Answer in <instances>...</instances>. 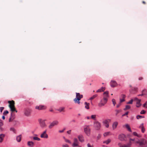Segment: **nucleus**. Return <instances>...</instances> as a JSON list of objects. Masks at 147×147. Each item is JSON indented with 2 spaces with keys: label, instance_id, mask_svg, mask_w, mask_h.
Wrapping results in <instances>:
<instances>
[{
  "label": "nucleus",
  "instance_id": "obj_51",
  "mask_svg": "<svg viewBox=\"0 0 147 147\" xmlns=\"http://www.w3.org/2000/svg\"><path fill=\"white\" fill-rule=\"evenodd\" d=\"M88 147H93L92 145H91L90 144L88 143L87 145Z\"/></svg>",
  "mask_w": 147,
  "mask_h": 147
},
{
  "label": "nucleus",
  "instance_id": "obj_14",
  "mask_svg": "<svg viewBox=\"0 0 147 147\" xmlns=\"http://www.w3.org/2000/svg\"><path fill=\"white\" fill-rule=\"evenodd\" d=\"M31 110L29 109H26L24 111V114L26 116H29Z\"/></svg>",
  "mask_w": 147,
  "mask_h": 147
},
{
  "label": "nucleus",
  "instance_id": "obj_19",
  "mask_svg": "<svg viewBox=\"0 0 147 147\" xmlns=\"http://www.w3.org/2000/svg\"><path fill=\"white\" fill-rule=\"evenodd\" d=\"M139 128L141 129L142 132L144 133L145 131V129L144 126V124L143 123L141 124L139 127Z\"/></svg>",
  "mask_w": 147,
  "mask_h": 147
},
{
  "label": "nucleus",
  "instance_id": "obj_2",
  "mask_svg": "<svg viewBox=\"0 0 147 147\" xmlns=\"http://www.w3.org/2000/svg\"><path fill=\"white\" fill-rule=\"evenodd\" d=\"M8 103L9 104V107L10 108L11 111L12 112L15 111L16 112H17V111L16 110L15 107V102L13 100L9 101Z\"/></svg>",
  "mask_w": 147,
  "mask_h": 147
},
{
  "label": "nucleus",
  "instance_id": "obj_46",
  "mask_svg": "<svg viewBox=\"0 0 147 147\" xmlns=\"http://www.w3.org/2000/svg\"><path fill=\"white\" fill-rule=\"evenodd\" d=\"M62 147H69V145L67 144H64L62 145Z\"/></svg>",
  "mask_w": 147,
  "mask_h": 147
},
{
  "label": "nucleus",
  "instance_id": "obj_5",
  "mask_svg": "<svg viewBox=\"0 0 147 147\" xmlns=\"http://www.w3.org/2000/svg\"><path fill=\"white\" fill-rule=\"evenodd\" d=\"M94 126L96 130H99L101 127V124L98 121H96L94 122Z\"/></svg>",
  "mask_w": 147,
  "mask_h": 147
},
{
  "label": "nucleus",
  "instance_id": "obj_42",
  "mask_svg": "<svg viewBox=\"0 0 147 147\" xmlns=\"http://www.w3.org/2000/svg\"><path fill=\"white\" fill-rule=\"evenodd\" d=\"M112 102H113V104L114 105V106L116 103L115 100L114 99H112Z\"/></svg>",
  "mask_w": 147,
  "mask_h": 147
},
{
  "label": "nucleus",
  "instance_id": "obj_58",
  "mask_svg": "<svg viewBox=\"0 0 147 147\" xmlns=\"http://www.w3.org/2000/svg\"><path fill=\"white\" fill-rule=\"evenodd\" d=\"M121 105V104L120 103H119V104H118L117 105V107L118 108Z\"/></svg>",
  "mask_w": 147,
  "mask_h": 147
},
{
  "label": "nucleus",
  "instance_id": "obj_7",
  "mask_svg": "<svg viewBox=\"0 0 147 147\" xmlns=\"http://www.w3.org/2000/svg\"><path fill=\"white\" fill-rule=\"evenodd\" d=\"M107 100H105L103 98L102 99L98 104V107H101L104 106L107 103Z\"/></svg>",
  "mask_w": 147,
  "mask_h": 147
},
{
  "label": "nucleus",
  "instance_id": "obj_35",
  "mask_svg": "<svg viewBox=\"0 0 147 147\" xmlns=\"http://www.w3.org/2000/svg\"><path fill=\"white\" fill-rule=\"evenodd\" d=\"M96 117V115H92L91 116V118L92 119L95 120Z\"/></svg>",
  "mask_w": 147,
  "mask_h": 147
},
{
  "label": "nucleus",
  "instance_id": "obj_63",
  "mask_svg": "<svg viewBox=\"0 0 147 147\" xmlns=\"http://www.w3.org/2000/svg\"><path fill=\"white\" fill-rule=\"evenodd\" d=\"M142 3L144 4H146V3L145 1H143L142 2Z\"/></svg>",
  "mask_w": 147,
  "mask_h": 147
},
{
  "label": "nucleus",
  "instance_id": "obj_13",
  "mask_svg": "<svg viewBox=\"0 0 147 147\" xmlns=\"http://www.w3.org/2000/svg\"><path fill=\"white\" fill-rule=\"evenodd\" d=\"M110 121L109 119H105L103 121L102 123L107 128H108L109 127V122Z\"/></svg>",
  "mask_w": 147,
  "mask_h": 147
},
{
  "label": "nucleus",
  "instance_id": "obj_3",
  "mask_svg": "<svg viewBox=\"0 0 147 147\" xmlns=\"http://www.w3.org/2000/svg\"><path fill=\"white\" fill-rule=\"evenodd\" d=\"M83 97V95H80L79 93H76V98L74 99V101L75 103L79 104L80 103V100Z\"/></svg>",
  "mask_w": 147,
  "mask_h": 147
},
{
  "label": "nucleus",
  "instance_id": "obj_54",
  "mask_svg": "<svg viewBox=\"0 0 147 147\" xmlns=\"http://www.w3.org/2000/svg\"><path fill=\"white\" fill-rule=\"evenodd\" d=\"M102 91V90H101L100 89L97 90L96 92H101Z\"/></svg>",
  "mask_w": 147,
  "mask_h": 147
},
{
  "label": "nucleus",
  "instance_id": "obj_48",
  "mask_svg": "<svg viewBox=\"0 0 147 147\" xmlns=\"http://www.w3.org/2000/svg\"><path fill=\"white\" fill-rule=\"evenodd\" d=\"M125 101V99L124 98H120V102H124Z\"/></svg>",
  "mask_w": 147,
  "mask_h": 147
},
{
  "label": "nucleus",
  "instance_id": "obj_20",
  "mask_svg": "<svg viewBox=\"0 0 147 147\" xmlns=\"http://www.w3.org/2000/svg\"><path fill=\"white\" fill-rule=\"evenodd\" d=\"M118 124V122L116 121H115L113 123L112 125V127L113 129H114L116 128Z\"/></svg>",
  "mask_w": 147,
  "mask_h": 147
},
{
  "label": "nucleus",
  "instance_id": "obj_27",
  "mask_svg": "<svg viewBox=\"0 0 147 147\" xmlns=\"http://www.w3.org/2000/svg\"><path fill=\"white\" fill-rule=\"evenodd\" d=\"M142 92H143V94L146 95V96H147V90L144 89L142 91Z\"/></svg>",
  "mask_w": 147,
  "mask_h": 147
},
{
  "label": "nucleus",
  "instance_id": "obj_15",
  "mask_svg": "<svg viewBox=\"0 0 147 147\" xmlns=\"http://www.w3.org/2000/svg\"><path fill=\"white\" fill-rule=\"evenodd\" d=\"M109 97V95L108 92L107 91L105 92L103 94V99L108 100V98Z\"/></svg>",
  "mask_w": 147,
  "mask_h": 147
},
{
  "label": "nucleus",
  "instance_id": "obj_34",
  "mask_svg": "<svg viewBox=\"0 0 147 147\" xmlns=\"http://www.w3.org/2000/svg\"><path fill=\"white\" fill-rule=\"evenodd\" d=\"M33 139L34 140L37 141H40V139L37 137H33Z\"/></svg>",
  "mask_w": 147,
  "mask_h": 147
},
{
  "label": "nucleus",
  "instance_id": "obj_43",
  "mask_svg": "<svg viewBox=\"0 0 147 147\" xmlns=\"http://www.w3.org/2000/svg\"><path fill=\"white\" fill-rule=\"evenodd\" d=\"M65 140L66 142L68 143L69 144H71V143L70 141L68 140L67 139H65Z\"/></svg>",
  "mask_w": 147,
  "mask_h": 147
},
{
  "label": "nucleus",
  "instance_id": "obj_31",
  "mask_svg": "<svg viewBox=\"0 0 147 147\" xmlns=\"http://www.w3.org/2000/svg\"><path fill=\"white\" fill-rule=\"evenodd\" d=\"M97 94H95L92 97H91L90 99V100H92L95 98L96 97H97Z\"/></svg>",
  "mask_w": 147,
  "mask_h": 147
},
{
  "label": "nucleus",
  "instance_id": "obj_12",
  "mask_svg": "<svg viewBox=\"0 0 147 147\" xmlns=\"http://www.w3.org/2000/svg\"><path fill=\"white\" fill-rule=\"evenodd\" d=\"M134 100L136 102V107H139L141 105V104L140 103L141 99H139L137 98H134Z\"/></svg>",
  "mask_w": 147,
  "mask_h": 147
},
{
  "label": "nucleus",
  "instance_id": "obj_37",
  "mask_svg": "<svg viewBox=\"0 0 147 147\" xmlns=\"http://www.w3.org/2000/svg\"><path fill=\"white\" fill-rule=\"evenodd\" d=\"M109 134H110L109 132H106L104 134V136H107V135H109Z\"/></svg>",
  "mask_w": 147,
  "mask_h": 147
},
{
  "label": "nucleus",
  "instance_id": "obj_38",
  "mask_svg": "<svg viewBox=\"0 0 147 147\" xmlns=\"http://www.w3.org/2000/svg\"><path fill=\"white\" fill-rule=\"evenodd\" d=\"M134 100L132 99H131L130 101L128 102L127 103V104H132Z\"/></svg>",
  "mask_w": 147,
  "mask_h": 147
},
{
  "label": "nucleus",
  "instance_id": "obj_23",
  "mask_svg": "<svg viewBox=\"0 0 147 147\" xmlns=\"http://www.w3.org/2000/svg\"><path fill=\"white\" fill-rule=\"evenodd\" d=\"M124 125H123L124 127ZM125 127L130 132L131 131V130L130 128V127L129 126V125L128 124H126L125 125Z\"/></svg>",
  "mask_w": 147,
  "mask_h": 147
},
{
  "label": "nucleus",
  "instance_id": "obj_59",
  "mask_svg": "<svg viewBox=\"0 0 147 147\" xmlns=\"http://www.w3.org/2000/svg\"><path fill=\"white\" fill-rule=\"evenodd\" d=\"M143 79V78L142 77H140L139 78V80H142Z\"/></svg>",
  "mask_w": 147,
  "mask_h": 147
},
{
  "label": "nucleus",
  "instance_id": "obj_9",
  "mask_svg": "<svg viewBox=\"0 0 147 147\" xmlns=\"http://www.w3.org/2000/svg\"><path fill=\"white\" fill-rule=\"evenodd\" d=\"M35 108L37 110H41L46 109V107L45 106L40 105L38 106H36L35 107Z\"/></svg>",
  "mask_w": 147,
  "mask_h": 147
},
{
  "label": "nucleus",
  "instance_id": "obj_55",
  "mask_svg": "<svg viewBox=\"0 0 147 147\" xmlns=\"http://www.w3.org/2000/svg\"><path fill=\"white\" fill-rule=\"evenodd\" d=\"M71 132V130H69L68 131H67V133L68 134H70Z\"/></svg>",
  "mask_w": 147,
  "mask_h": 147
},
{
  "label": "nucleus",
  "instance_id": "obj_39",
  "mask_svg": "<svg viewBox=\"0 0 147 147\" xmlns=\"http://www.w3.org/2000/svg\"><path fill=\"white\" fill-rule=\"evenodd\" d=\"M115 111L116 112V114L115 115L116 116H117V115L121 111L120 110H115Z\"/></svg>",
  "mask_w": 147,
  "mask_h": 147
},
{
  "label": "nucleus",
  "instance_id": "obj_49",
  "mask_svg": "<svg viewBox=\"0 0 147 147\" xmlns=\"http://www.w3.org/2000/svg\"><path fill=\"white\" fill-rule=\"evenodd\" d=\"M121 97L122 98H124V99L125 97V96L124 94H122L121 96Z\"/></svg>",
  "mask_w": 147,
  "mask_h": 147
},
{
  "label": "nucleus",
  "instance_id": "obj_28",
  "mask_svg": "<svg viewBox=\"0 0 147 147\" xmlns=\"http://www.w3.org/2000/svg\"><path fill=\"white\" fill-rule=\"evenodd\" d=\"M131 108V107L130 106L128 105H127L125 106V107L124 109V110L125 111H126L128 109H130Z\"/></svg>",
  "mask_w": 147,
  "mask_h": 147
},
{
  "label": "nucleus",
  "instance_id": "obj_4",
  "mask_svg": "<svg viewBox=\"0 0 147 147\" xmlns=\"http://www.w3.org/2000/svg\"><path fill=\"white\" fill-rule=\"evenodd\" d=\"M84 132L86 134L89 136L90 134L91 129L89 125H85L84 127Z\"/></svg>",
  "mask_w": 147,
  "mask_h": 147
},
{
  "label": "nucleus",
  "instance_id": "obj_47",
  "mask_svg": "<svg viewBox=\"0 0 147 147\" xmlns=\"http://www.w3.org/2000/svg\"><path fill=\"white\" fill-rule=\"evenodd\" d=\"M4 107H0V110L1 113L2 112V111L4 109Z\"/></svg>",
  "mask_w": 147,
  "mask_h": 147
},
{
  "label": "nucleus",
  "instance_id": "obj_10",
  "mask_svg": "<svg viewBox=\"0 0 147 147\" xmlns=\"http://www.w3.org/2000/svg\"><path fill=\"white\" fill-rule=\"evenodd\" d=\"M79 142L76 138H74V142L72 144V146L73 147L80 146L79 145Z\"/></svg>",
  "mask_w": 147,
  "mask_h": 147
},
{
  "label": "nucleus",
  "instance_id": "obj_40",
  "mask_svg": "<svg viewBox=\"0 0 147 147\" xmlns=\"http://www.w3.org/2000/svg\"><path fill=\"white\" fill-rule=\"evenodd\" d=\"M133 134L134 135V136H137V137H140V136H139L138 135V134H137V133L136 132H133Z\"/></svg>",
  "mask_w": 147,
  "mask_h": 147
},
{
  "label": "nucleus",
  "instance_id": "obj_44",
  "mask_svg": "<svg viewBox=\"0 0 147 147\" xmlns=\"http://www.w3.org/2000/svg\"><path fill=\"white\" fill-rule=\"evenodd\" d=\"M146 112V111L144 110H142L141 111L140 113L141 114H144Z\"/></svg>",
  "mask_w": 147,
  "mask_h": 147
},
{
  "label": "nucleus",
  "instance_id": "obj_53",
  "mask_svg": "<svg viewBox=\"0 0 147 147\" xmlns=\"http://www.w3.org/2000/svg\"><path fill=\"white\" fill-rule=\"evenodd\" d=\"M65 130V129H63L62 130H59V133H63V132H64V131Z\"/></svg>",
  "mask_w": 147,
  "mask_h": 147
},
{
  "label": "nucleus",
  "instance_id": "obj_52",
  "mask_svg": "<svg viewBox=\"0 0 147 147\" xmlns=\"http://www.w3.org/2000/svg\"><path fill=\"white\" fill-rule=\"evenodd\" d=\"M133 90L136 92H137L138 90V88H137L135 87L134 88Z\"/></svg>",
  "mask_w": 147,
  "mask_h": 147
},
{
  "label": "nucleus",
  "instance_id": "obj_60",
  "mask_svg": "<svg viewBox=\"0 0 147 147\" xmlns=\"http://www.w3.org/2000/svg\"><path fill=\"white\" fill-rule=\"evenodd\" d=\"M100 135H98L97 136V138L99 139L100 138Z\"/></svg>",
  "mask_w": 147,
  "mask_h": 147
},
{
  "label": "nucleus",
  "instance_id": "obj_30",
  "mask_svg": "<svg viewBox=\"0 0 147 147\" xmlns=\"http://www.w3.org/2000/svg\"><path fill=\"white\" fill-rule=\"evenodd\" d=\"M3 124V122L1 121V120H0V129L1 130H3V129L1 127Z\"/></svg>",
  "mask_w": 147,
  "mask_h": 147
},
{
  "label": "nucleus",
  "instance_id": "obj_56",
  "mask_svg": "<svg viewBox=\"0 0 147 147\" xmlns=\"http://www.w3.org/2000/svg\"><path fill=\"white\" fill-rule=\"evenodd\" d=\"M100 89H101V90H102V91H104L105 90V87H102Z\"/></svg>",
  "mask_w": 147,
  "mask_h": 147
},
{
  "label": "nucleus",
  "instance_id": "obj_57",
  "mask_svg": "<svg viewBox=\"0 0 147 147\" xmlns=\"http://www.w3.org/2000/svg\"><path fill=\"white\" fill-rule=\"evenodd\" d=\"M127 146L125 145V144H124L122 146H120V147H127Z\"/></svg>",
  "mask_w": 147,
  "mask_h": 147
},
{
  "label": "nucleus",
  "instance_id": "obj_17",
  "mask_svg": "<svg viewBox=\"0 0 147 147\" xmlns=\"http://www.w3.org/2000/svg\"><path fill=\"white\" fill-rule=\"evenodd\" d=\"M78 138L79 140V141L81 142H82L84 141V138L82 135H79L78 136Z\"/></svg>",
  "mask_w": 147,
  "mask_h": 147
},
{
  "label": "nucleus",
  "instance_id": "obj_18",
  "mask_svg": "<svg viewBox=\"0 0 147 147\" xmlns=\"http://www.w3.org/2000/svg\"><path fill=\"white\" fill-rule=\"evenodd\" d=\"M125 136L124 134H122L119 136V139L121 141L124 140H125Z\"/></svg>",
  "mask_w": 147,
  "mask_h": 147
},
{
  "label": "nucleus",
  "instance_id": "obj_36",
  "mask_svg": "<svg viewBox=\"0 0 147 147\" xmlns=\"http://www.w3.org/2000/svg\"><path fill=\"white\" fill-rule=\"evenodd\" d=\"M10 130L11 131H13L14 133H16V130L14 129V128L13 127H11L10 128Z\"/></svg>",
  "mask_w": 147,
  "mask_h": 147
},
{
  "label": "nucleus",
  "instance_id": "obj_25",
  "mask_svg": "<svg viewBox=\"0 0 147 147\" xmlns=\"http://www.w3.org/2000/svg\"><path fill=\"white\" fill-rule=\"evenodd\" d=\"M21 135H20L17 137L16 140L18 142H20L21 140Z\"/></svg>",
  "mask_w": 147,
  "mask_h": 147
},
{
  "label": "nucleus",
  "instance_id": "obj_62",
  "mask_svg": "<svg viewBox=\"0 0 147 147\" xmlns=\"http://www.w3.org/2000/svg\"><path fill=\"white\" fill-rule=\"evenodd\" d=\"M2 119L3 120L5 119V117L4 116H3L2 117Z\"/></svg>",
  "mask_w": 147,
  "mask_h": 147
},
{
  "label": "nucleus",
  "instance_id": "obj_32",
  "mask_svg": "<svg viewBox=\"0 0 147 147\" xmlns=\"http://www.w3.org/2000/svg\"><path fill=\"white\" fill-rule=\"evenodd\" d=\"M65 108L64 107H61L59 108L58 109V111L61 112L62 111H64V109Z\"/></svg>",
  "mask_w": 147,
  "mask_h": 147
},
{
  "label": "nucleus",
  "instance_id": "obj_8",
  "mask_svg": "<svg viewBox=\"0 0 147 147\" xmlns=\"http://www.w3.org/2000/svg\"><path fill=\"white\" fill-rule=\"evenodd\" d=\"M59 121H53L50 123L49 126V129L52 128L54 126L57 125L59 124Z\"/></svg>",
  "mask_w": 147,
  "mask_h": 147
},
{
  "label": "nucleus",
  "instance_id": "obj_61",
  "mask_svg": "<svg viewBox=\"0 0 147 147\" xmlns=\"http://www.w3.org/2000/svg\"><path fill=\"white\" fill-rule=\"evenodd\" d=\"M144 95V94H143V92H142V94H140L138 95V96H142Z\"/></svg>",
  "mask_w": 147,
  "mask_h": 147
},
{
  "label": "nucleus",
  "instance_id": "obj_33",
  "mask_svg": "<svg viewBox=\"0 0 147 147\" xmlns=\"http://www.w3.org/2000/svg\"><path fill=\"white\" fill-rule=\"evenodd\" d=\"M131 141L135 142L136 141H135V139L134 138V139L130 138L129 139V142L128 143H131V145L132 143L131 142Z\"/></svg>",
  "mask_w": 147,
  "mask_h": 147
},
{
  "label": "nucleus",
  "instance_id": "obj_45",
  "mask_svg": "<svg viewBox=\"0 0 147 147\" xmlns=\"http://www.w3.org/2000/svg\"><path fill=\"white\" fill-rule=\"evenodd\" d=\"M8 113H9L8 111L7 110H6V111H4V113H3V114L4 115H5L6 114H7Z\"/></svg>",
  "mask_w": 147,
  "mask_h": 147
},
{
  "label": "nucleus",
  "instance_id": "obj_24",
  "mask_svg": "<svg viewBox=\"0 0 147 147\" xmlns=\"http://www.w3.org/2000/svg\"><path fill=\"white\" fill-rule=\"evenodd\" d=\"M84 104L85 105V107L86 109H89V103H88L86 102H85L84 103Z\"/></svg>",
  "mask_w": 147,
  "mask_h": 147
},
{
  "label": "nucleus",
  "instance_id": "obj_16",
  "mask_svg": "<svg viewBox=\"0 0 147 147\" xmlns=\"http://www.w3.org/2000/svg\"><path fill=\"white\" fill-rule=\"evenodd\" d=\"M110 85L112 87H114L117 86V83L114 80H111L110 82Z\"/></svg>",
  "mask_w": 147,
  "mask_h": 147
},
{
  "label": "nucleus",
  "instance_id": "obj_41",
  "mask_svg": "<svg viewBox=\"0 0 147 147\" xmlns=\"http://www.w3.org/2000/svg\"><path fill=\"white\" fill-rule=\"evenodd\" d=\"M143 106L146 108H147V101H146V102L143 104Z\"/></svg>",
  "mask_w": 147,
  "mask_h": 147
},
{
  "label": "nucleus",
  "instance_id": "obj_26",
  "mask_svg": "<svg viewBox=\"0 0 147 147\" xmlns=\"http://www.w3.org/2000/svg\"><path fill=\"white\" fill-rule=\"evenodd\" d=\"M111 140L109 139L107 140L104 141L103 142L104 143H105L107 144H108L111 142Z\"/></svg>",
  "mask_w": 147,
  "mask_h": 147
},
{
  "label": "nucleus",
  "instance_id": "obj_21",
  "mask_svg": "<svg viewBox=\"0 0 147 147\" xmlns=\"http://www.w3.org/2000/svg\"><path fill=\"white\" fill-rule=\"evenodd\" d=\"M5 136V135L4 134H1L0 135V142H2Z\"/></svg>",
  "mask_w": 147,
  "mask_h": 147
},
{
  "label": "nucleus",
  "instance_id": "obj_50",
  "mask_svg": "<svg viewBox=\"0 0 147 147\" xmlns=\"http://www.w3.org/2000/svg\"><path fill=\"white\" fill-rule=\"evenodd\" d=\"M128 112H126L125 114H124L122 115V117H123L125 115H127L128 114Z\"/></svg>",
  "mask_w": 147,
  "mask_h": 147
},
{
  "label": "nucleus",
  "instance_id": "obj_6",
  "mask_svg": "<svg viewBox=\"0 0 147 147\" xmlns=\"http://www.w3.org/2000/svg\"><path fill=\"white\" fill-rule=\"evenodd\" d=\"M45 120H43L41 119L38 120L40 126L42 128H45L47 126V125L45 122Z\"/></svg>",
  "mask_w": 147,
  "mask_h": 147
},
{
  "label": "nucleus",
  "instance_id": "obj_22",
  "mask_svg": "<svg viewBox=\"0 0 147 147\" xmlns=\"http://www.w3.org/2000/svg\"><path fill=\"white\" fill-rule=\"evenodd\" d=\"M28 145L30 147H33L34 146V143L32 141H28Z\"/></svg>",
  "mask_w": 147,
  "mask_h": 147
},
{
  "label": "nucleus",
  "instance_id": "obj_64",
  "mask_svg": "<svg viewBox=\"0 0 147 147\" xmlns=\"http://www.w3.org/2000/svg\"><path fill=\"white\" fill-rule=\"evenodd\" d=\"M87 119H90V117H87Z\"/></svg>",
  "mask_w": 147,
  "mask_h": 147
},
{
  "label": "nucleus",
  "instance_id": "obj_1",
  "mask_svg": "<svg viewBox=\"0 0 147 147\" xmlns=\"http://www.w3.org/2000/svg\"><path fill=\"white\" fill-rule=\"evenodd\" d=\"M135 143L139 145V147H147V141L144 139H142L135 141Z\"/></svg>",
  "mask_w": 147,
  "mask_h": 147
},
{
  "label": "nucleus",
  "instance_id": "obj_29",
  "mask_svg": "<svg viewBox=\"0 0 147 147\" xmlns=\"http://www.w3.org/2000/svg\"><path fill=\"white\" fill-rule=\"evenodd\" d=\"M144 117L143 116H141L140 115H138L136 117V118L137 119H141L142 118H144Z\"/></svg>",
  "mask_w": 147,
  "mask_h": 147
},
{
  "label": "nucleus",
  "instance_id": "obj_11",
  "mask_svg": "<svg viewBox=\"0 0 147 147\" xmlns=\"http://www.w3.org/2000/svg\"><path fill=\"white\" fill-rule=\"evenodd\" d=\"M40 137L41 138L46 139H47L48 138V136L47 133V131L46 130L41 134Z\"/></svg>",
  "mask_w": 147,
  "mask_h": 147
}]
</instances>
